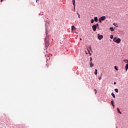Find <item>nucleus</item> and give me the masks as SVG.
I'll list each match as a JSON object with an SVG mask.
<instances>
[{"instance_id":"f257e3e1","label":"nucleus","mask_w":128,"mask_h":128,"mask_svg":"<svg viewBox=\"0 0 128 128\" xmlns=\"http://www.w3.org/2000/svg\"><path fill=\"white\" fill-rule=\"evenodd\" d=\"M113 41L114 42H116V44H120V38H117L116 37L114 38L113 39Z\"/></svg>"},{"instance_id":"f03ea898","label":"nucleus","mask_w":128,"mask_h":128,"mask_svg":"<svg viewBox=\"0 0 128 128\" xmlns=\"http://www.w3.org/2000/svg\"><path fill=\"white\" fill-rule=\"evenodd\" d=\"M45 46L46 48H48V46H50V42H48V39L46 38H45Z\"/></svg>"},{"instance_id":"7ed1b4c3","label":"nucleus","mask_w":128,"mask_h":128,"mask_svg":"<svg viewBox=\"0 0 128 128\" xmlns=\"http://www.w3.org/2000/svg\"><path fill=\"white\" fill-rule=\"evenodd\" d=\"M98 24H96L94 25H93L92 26V28L94 32H96V28H98Z\"/></svg>"},{"instance_id":"20e7f679","label":"nucleus","mask_w":128,"mask_h":128,"mask_svg":"<svg viewBox=\"0 0 128 128\" xmlns=\"http://www.w3.org/2000/svg\"><path fill=\"white\" fill-rule=\"evenodd\" d=\"M106 16H102L98 19V22L100 24H102V20H106Z\"/></svg>"},{"instance_id":"39448f33","label":"nucleus","mask_w":128,"mask_h":128,"mask_svg":"<svg viewBox=\"0 0 128 128\" xmlns=\"http://www.w3.org/2000/svg\"><path fill=\"white\" fill-rule=\"evenodd\" d=\"M98 39L100 40H101L102 38H104V36L102 35H100V34H98Z\"/></svg>"},{"instance_id":"423d86ee","label":"nucleus","mask_w":128,"mask_h":128,"mask_svg":"<svg viewBox=\"0 0 128 128\" xmlns=\"http://www.w3.org/2000/svg\"><path fill=\"white\" fill-rule=\"evenodd\" d=\"M72 4L74 6V10H76V0H72Z\"/></svg>"},{"instance_id":"0eeeda50","label":"nucleus","mask_w":128,"mask_h":128,"mask_svg":"<svg viewBox=\"0 0 128 128\" xmlns=\"http://www.w3.org/2000/svg\"><path fill=\"white\" fill-rule=\"evenodd\" d=\"M111 104L113 106L114 108V100L111 101Z\"/></svg>"},{"instance_id":"6e6552de","label":"nucleus","mask_w":128,"mask_h":128,"mask_svg":"<svg viewBox=\"0 0 128 128\" xmlns=\"http://www.w3.org/2000/svg\"><path fill=\"white\" fill-rule=\"evenodd\" d=\"M94 22H98V17H96V16L94 17Z\"/></svg>"},{"instance_id":"1a4fd4ad","label":"nucleus","mask_w":128,"mask_h":128,"mask_svg":"<svg viewBox=\"0 0 128 128\" xmlns=\"http://www.w3.org/2000/svg\"><path fill=\"white\" fill-rule=\"evenodd\" d=\"M74 30H76V27L74 26H72V32Z\"/></svg>"},{"instance_id":"9d476101","label":"nucleus","mask_w":128,"mask_h":128,"mask_svg":"<svg viewBox=\"0 0 128 128\" xmlns=\"http://www.w3.org/2000/svg\"><path fill=\"white\" fill-rule=\"evenodd\" d=\"M94 74L96 76H98V70L97 69H95Z\"/></svg>"},{"instance_id":"9b49d317","label":"nucleus","mask_w":128,"mask_h":128,"mask_svg":"<svg viewBox=\"0 0 128 128\" xmlns=\"http://www.w3.org/2000/svg\"><path fill=\"white\" fill-rule=\"evenodd\" d=\"M117 111H118V114H122V112H120V108H117Z\"/></svg>"},{"instance_id":"f8f14e48","label":"nucleus","mask_w":128,"mask_h":128,"mask_svg":"<svg viewBox=\"0 0 128 128\" xmlns=\"http://www.w3.org/2000/svg\"><path fill=\"white\" fill-rule=\"evenodd\" d=\"M94 64H92V62H90V66L91 68H92V66H94Z\"/></svg>"},{"instance_id":"ddd939ff","label":"nucleus","mask_w":128,"mask_h":128,"mask_svg":"<svg viewBox=\"0 0 128 128\" xmlns=\"http://www.w3.org/2000/svg\"><path fill=\"white\" fill-rule=\"evenodd\" d=\"M126 70H128V64H126V66H125Z\"/></svg>"},{"instance_id":"4468645a","label":"nucleus","mask_w":128,"mask_h":128,"mask_svg":"<svg viewBox=\"0 0 128 128\" xmlns=\"http://www.w3.org/2000/svg\"><path fill=\"white\" fill-rule=\"evenodd\" d=\"M111 94L112 96H113L114 98H116V96L114 95V92H112Z\"/></svg>"},{"instance_id":"2eb2a0df","label":"nucleus","mask_w":128,"mask_h":128,"mask_svg":"<svg viewBox=\"0 0 128 128\" xmlns=\"http://www.w3.org/2000/svg\"><path fill=\"white\" fill-rule=\"evenodd\" d=\"M110 30L111 32H114V29L113 27H111L110 28Z\"/></svg>"},{"instance_id":"dca6fc26","label":"nucleus","mask_w":128,"mask_h":128,"mask_svg":"<svg viewBox=\"0 0 128 128\" xmlns=\"http://www.w3.org/2000/svg\"><path fill=\"white\" fill-rule=\"evenodd\" d=\"M124 62H126V64H128V60H124Z\"/></svg>"},{"instance_id":"f3484780","label":"nucleus","mask_w":128,"mask_h":128,"mask_svg":"<svg viewBox=\"0 0 128 128\" xmlns=\"http://www.w3.org/2000/svg\"><path fill=\"white\" fill-rule=\"evenodd\" d=\"M88 52L90 56H92V54L90 53V52L89 50L88 49Z\"/></svg>"},{"instance_id":"a211bd4d","label":"nucleus","mask_w":128,"mask_h":128,"mask_svg":"<svg viewBox=\"0 0 128 128\" xmlns=\"http://www.w3.org/2000/svg\"><path fill=\"white\" fill-rule=\"evenodd\" d=\"M114 91L116 92H118V88H116L114 90Z\"/></svg>"},{"instance_id":"6ab92c4d","label":"nucleus","mask_w":128,"mask_h":128,"mask_svg":"<svg viewBox=\"0 0 128 128\" xmlns=\"http://www.w3.org/2000/svg\"><path fill=\"white\" fill-rule=\"evenodd\" d=\"M110 38H111V40H112V38H114V36L111 35V36H110Z\"/></svg>"},{"instance_id":"aec40b11","label":"nucleus","mask_w":128,"mask_h":128,"mask_svg":"<svg viewBox=\"0 0 128 128\" xmlns=\"http://www.w3.org/2000/svg\"><path fill=\"white\" fill-rule=\"evenodd\" d=\"M114 68H115L116 70H118V66H114Z\"/></svg>"},{"instance_id":"412c9836","label":"nucleus","mask_w":128,"mask_h":128,"mask_svg":"<svg viewBox=\"0 0 128 128\" xmlns=\"http://www.w3.org/2000/svg\"><path fill=\"white\" fill-rule=\"evenodd\" d=\"M77 14L78 15V18H80V14H78V12H77Z\"/></svg>"},{"instance_id":"4be33fe9","label":"nucleus","mask_w":128,"mask_h":128,"mask_svg":"<svg viewBox=\"0 0 128 128\" xmlns=\"http://www.w3.org/2000/svg\"><path fill=\"white\" fill-rule=\"evenodd\" d=\"M94 19L91 20V24H92L93 22H94Z\"/></svg>"},{"instance_id":"5701e85b","label":"nucleus","mask_w":128,"mask_h":128,"mask_svg":"<svg viewBox=\"0 0 128 128\" xmlns=\"http://www.w3.org/2000/svg\"><path fill=\"white\" fill-rule=\"evenodd\" d=\"M92 57L90 58V62H92Z\"/></svg>"},{"instance_id":"b1692460","label":"nucleus","mask_w":128,"mask_h":128,"mask_svg":"<svg viewBox=\"0 0 128 128\" xmlns=\"http://www.w3.org/2000/svg\"><path fill=\"white\" fill-rule=\"evenodd\" d=\"M94 90H95V94H96V90L94 89Z\"/></svg>"},{"instance_id":"393cba45","label":"nucleus","mask_w":128,"mask_h":128,"mask_svg":"<svg viewBox=\"0 0 128 128\" xmlns=\"http://www.w3.org/2000/svg\"><path fill=\"white\" fill-rule=\"evenodd\" d=\"M98 80H102V78H101L100 77V78H98Z\"/></svg>"},{"instance_id":"a878e982","label":"nucleus","mask_w":128,"mask_h":128,"mask_svg":"<svg viewBox=\"0 0 128 128\" xmlns=\"http://www.w3.org/2000/svg\"><path fill=\"white\" fill-rule=\"evenodd\" d=\"M47 68H48V64H46Z\"/></svg>"},{"instance_id":"bb28decb","label":"nucleus","mask_w":128,"mask_h":128,"mask_svg":"<svg viewBox=\"0 0 128 128\" xmlns=\"http://www.w3.org/2000/svg\"><path fill=\"white\" fill-rule=\"evenodd\" d=\"M114 84H116V82H114Z\"/></svg>"},{"instance_id":"cd10ccee","label":"nucleus","mask_w":128,"mask_h":128,"mask_svg":"<svg viewBox=\"0 0 128 128\" xmlns=\"http://www.w3.org/2000/svg\"><path fill=\"white\" fill-rule=\"evenodd\" d=\"M4 2V0H1L0 2Z\"/></svg>"},{"instance_id":"c85d7f7f","label":"nucleus","mask_w":128,"mask_h":128,"mask_svg":"<svg viewBox=\"0 0 128 128\" xmlns=\"http://www.w3.org/2000/svg\"><path fill=\"white\" fill-rule=\"evenodd\" d=\"M39 0H36V2H38Z\"/></svg>"},{"instance_id":"c756f323","label":"nucleus","mask_w":128,"mask_h":128,"mask_svg":"<svg viewBox=\"0 0 128 128\" xmlns=\"http://www.w3.org/2000/svg\"><path fill=\"white\" fill-rule=\"evenodd\" d=\"M114 26H116V24H113Z\"/></svg>"},{"instance_id":"7c9ffc66","label":"nucleus","mask_w":128,"mask_h":128,"mask_svg":"<svg viewBox=\"0 0 128 128\" xmlns=\"http://www.w3.org/2000/svg\"><path fill=\"white\" fill-rule=\"evenodd\" d=\"M80 40H82V38H80Z\"/></svg>"},{"instance_id":"2f4dec72","label":"nucleus","mask_w":128,"mask_h":128,"mask_svg":"<svg viewBox=\"0 0 128 128\" xmlns=\"http://www.w3.org/2000/svg\"><path fill=\"white\" fill-rule=\"evenodd\" d=\"M116 128H118V127H116Z\"/></svg>"}]
</instances>
